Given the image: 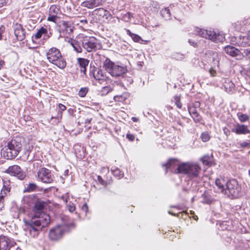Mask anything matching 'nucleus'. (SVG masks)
Instances as JSON below:
<instances>
[{
  "label": "nucleus",
  "instance_id": "f257e3e1",
  "mask_svg": "<svg viewBox=\"0 0 250 250\" xmlns=\"http://www.w3.org/2000/svg\"><path fill=\"white\" fill-rule=\"evenodd\" d=\"M44 206L43 201H37L33 209L34 215L30 220L25 222L26 230L32 237H37L42 229L50 223V216L42 211Z\"/></svg>",
  "mask_w": 250,
  "mask_h": 250
},
{
  "label": "nucleus",
  "instance_id": "f03ea898",
  "mask_svg": "<svg viewBox=\"0 0 250 250\" xmlns=\"http://www.w3.org/2000/svg\"><path fill=\"white\" fill-rule=\"evenodd\" d=\"M166 170L172 171L176 167L177 172H199L201 170L200 166L195 162H186L180 163V161L176 158H170L167 162L162 165Z\"/></svg>",
  "mask_w": 250,
  "mask_h": 250
},
{
  "label": "nucleus",
  "instance_id": "7ed1b4c3",
  "mask_svg": "<svg viewBox=\"0 0 250 250\" xmlns=\"http://www.w3.org/2000/svg\"><path fill=\"white\" fill-rule=\"evenodd\" d=\"M23 138L16 136L8 141L3 148V156L7 159H13L16 157L21 150Z\"/></svg>",
  "mask_w": 250,
  "mask_h": 250
},
{
  "label": "nucleus",
  "instance_id": "20e7f679",
  "mask_svg": "<svg viewBox=\"0 0 250 250\" xmlns=\"http://www.w3.org/2000/svg\"><path fill=\"white\" fill-rule=\"evenodd\" d=\"M195 34L201 37L208 39L214 42H222L225 40L223 33L214 30H208L201 29L198 27L195 28L194 30Z\"/></svg>",
  "mask_w": 250,
  "mask_h": 250
},
{
  "label": "nucleus",
  "instance_id": "39448f33",
  "mask_svg": "<svg viewBox=\"0 0 250 250\" xmlns=\"http://www.w3.org/2000/svg\"><path fill=\"white\" fill-rule=\"evenodd\" d=\"M47 59L49 62L56 65L59 68L65 67L66 62L62 57L60 50L56 47H52L46 53Z\"/></svg>",
  "mask_w": 250,
  "mask_h": 250
},
{
  "label": "nucleus",
  "instance_id": "423d86ee",
  "mask_svg": "<svg viewBox=\"0 0 250 250\" xmlns=\"http://www.w3.org/2000/svg\"><path fill=\"white\" fill-rule=\"evenodd\" d=\"M105 69L113 77H119L125 73L127 71L126 67L111 62L106 58L104 62Z\"/></svg>",
  "mask_w": 250,
  "mask_h": 250
},
{
  "label": "nucleus",
  "instance_id": "0eeeda50",
  "mask_svg": "<svg viewBox=\"0 0 250 250\" xmlns=\"http://www.w3.org/2000/svg\"><path fill=\"white\" fill-rule=\"evenodd\" d=\"M224 194L231 198H237L241 196V188L235 179L228 181Z\"/></svg>",
  "mask_w": 250,
  "mask_h": 250
},
{
  "label": "nucleus",
  "instance_id": "6e6552de",
  "mask_svg": "<svg viewBox=\"0 0 250 250\" xmlns=\"http://www.w3.org/2000/svg\"><path fill=\"white\" fill-rule=\"evenodd\" d=\"M83 46L87 52L96 51L102 48L99 41L94 37H86L83 39Z\"/></svg>",
  "mask_w": 250,
  "mask_h": 250
},
{
  "label": "nucleus",
  "instance_id": "1a4fd4ad",
  "mask_svg": "<svg viewBox=\"0 0 250 250\" xmlns=\"http://www.w3.org/2000/svg\"><path fill=\"white\" fill-rule=\"evenodd\" d=\"M66 224L58 225L50 229L49 237L52 240H57L60 239L67 229Z\"/></svg>",
  "mask_w": 250,
  "mask_h": 250
},
{
  "label": "nucleus",
  "instance_id": "9d476101",
  "mask_svg": "<svg viewBox=\"0 0 250 250\" xmlns=\"http://www.w3.org/2000/svg\"><path fill=\"white\" fill-rule=\"evenodd\" d=\"M93 13L96 20L99 22L107 23L109 21L110 17H111L109 12L103 8H97L94 10Z\"/></svg>",
  "mask_w": 250,
  "mask_h": 250
},
{
  "label": "nucleus",
  "instance_id": "9b49d317",
  "mask_svg": "<svg viewBox=\"0 0 250 250\" xmlns=\"http://www.w3.org/2000/svg\"><path fill=\"white\" fill-rule=\"evenodd\" d=\"M16 245V242L12 238L2 235L0 236V250H10Z\"/></svg>",
  "mask_w": 250,
  "mask_h": 250
},
{
  "label": "nucleus",
  "instance_id": "f8f14e48",
  "mask_svg": "<svg viewBox=\"0 0 250 250\" xmlns=\"http://www.w3.org/2000/svg\"><path fill=\"white\" fill-rule=\"evenodd\" d=\"M224 51L228 55L235 57L237 60H241L244 57L243 53L239 50L231 45L225 47Z\"/></svg>",
  "mask_w": 250,
  "mask_h": 250
},
{
  "label": "nucleus",
  "instance_id": "ddd939ff",
  "mask_svg": "<svg viewBox=\"0 0 250 250\" xmlns=\"http://www.w3.org/2000/svg\"><path fill=\"white\" fill-rule=\"evenodd\" d=\"M90 75H92L100 83H102L107 79L105 73L98 68H94L90 73Z\"/></svg>",
  "mask_w": 250,
  "mask_h": 250
},
{
  "label": "nucleus",
  "instance_id": "4468645a",
  "mask_svg": "<svg viewBox=\"0 0 250 250\" xmlns=\"http://www.w3.org/2000/svg\"><path fill=\"white\" fill-rule=\"evenodd\" d=\"M14 34L18 40L21 41L25 39V31L22 26L16 23L13 25Z\"/></svg>",
  "mask_w": 250,
  "mask_h": 250
},
{
  "label": "nucleus",
  "instance_id": "2eb2a0df",
  "mask_svg": "<svg viewBox=\"0 0 250 250\" xmlns=\"http://www.w3.org/2000/svg\"><path fill=\"white\" fill-rule=\"evenodd\" d=\"M105 0H89L83 2L82 5L88 9H92L96 7L103 5L105 2Z\"/></svg>",
  "mask_w": 250,
  "mask_h": 250
},
{
  "label": "nucleus",
  "instance_id": "dca6fc26",
  "mask_svg": "<svg viewBox=\"0 0 250 250\" xmlns=\"http://www.w3.org/2000/svg\"><path fill=\"white\" fill-rule=\"evenodd\" d=\"M119 87L122 93L115 95L113 99L115 102L124 103L128 98L129 94L125 91V88L124 86L120 85Z\"/></svg>",
  "mask_w": 250,
  "mask_h": 250
},
{
  "label": "nucleus",
  "instance_id": "f3484780",
  "mask_svg": "<svg viewBox=\"0 0 250 250\" xmlns=\"http://www.w3.org/2000/svg\"><path fill=\"white\" fill-rule=\"evenodd\" d=\"M188 112L191 116L194 121L195 123H201L202 119L199 114L198 113L196 108L190 105H188Z\"/></svg>",
  "mask_w": 250,
  "mask_h": 250
},
{
  "label": "nucleus",
  "instance_id": "a211bd4d",
  "mask_svg": "<svg viewBox=\"0 0 250 250\" xmlns=\"http://www.w3.org/2000/svg\"><path fill=\"white\" fill-rule=\"evenodd\" d=\"M228 181L222 177L216 179L215 181V185L219 189L220 191L224 194L226 189V185Z\"/></svg>",
  "mask_w": 250,
  "mask_h": 250
},
{
  "label": "nucleus",
  "instance_id": "6ab92c4d",
  "mask_svg": "<svg viewBox=\"0 0 250 250\" xmlns=\"http://www.w3.org/2000/svg\"><path fill=\"white\" fill-rule=\"evenodd\" d=\"M39 180L45 183H50L53 181L51 173H37Z\"/></svg>",
  "mask_w": 250,
  "mask_h": 250
},
{
  "label": "nucleus",
  "instance_id": "aec40b11",
  "mask_svg": "<svg viewBox=\"0 0 250 250\" xmlns=\"http://www.w3.org/2000/svg\"><path fill=\"white\" fill-rule=\"evenodd\" d=\"M238 45L242 47H246L250 46V32L247 36H240L239 39L237 41Z\"/></svg>",
  "mask_w": 250,
  "mask_h": 250
},
{
  "label": "nucleus",
  "instance_id": "412c9836",
  "mask_svg": "<svg viewBox=\"0 0 250 250\" xmlns=\"http://www.w3.org/2000/svg\"><path fill=\"white\" fill-rule=\"evenodd\" d=\"M224 86L226 91L229 94H232L235 91L234 84L229 79L225 80Z\"/></svg>",
  "mask_w": 250,
  "mask_h": 250
},
{
  "label": "nucleus",
  "instance_id": "4be33fe9",
  "mask_svg": "<svg viewBox=\"0 0 250 250\" xmlns=\"http://www.w3.org/2000/svg\"><path fill=\"white\" fill-rule=\"evenodd\" d=\"M77 62L81 67V72L85 74L86 67L88 66L89 61L86 59L79 58L77 59Z\"/></svg>",
  "mask_w": 250,
  "mask_h": 250
},
{
  "label": "nucleus",
  "instance_id": "5701e85b",
  "mask_svg": "<svg viewBox=\"0 0 250 250\" xmlns=\"http://www.w3.org/2000/svg\"><path fill=\"white\" fill-rule=\"evenodd\" d=\"M232 131L237 134H247L250 132L247 126L244 125H237L235 128L232 129Z\"/></svg>",
  "mask_w": 250,
  "mask_h": 250
},
{
  "label": "nucleus",
  "instance_id": "b1692460",
  "mask_svg": "<svg viewBox=\"0 0 250 250\" xmlns=\"http://www.w3.org/2000/svg\"><path fill=\"white\" fill-rule=\"evenodd\" d=\"M201 160L204 165L209 167L211 166L213 163V157L212 154L205 155L201 158Z\"/></svg>",
  "mask_w": 250,
  "mask_h": 250
},
{
  "label": "nucleus",
  "instance_id": "393cba45",
  "mask_svg": "<svg viewBox=\"0 0 250 250\" xmlns=\"http://www.w3.org/2000/svg\"><path fill=\"white\" fill-rule=\"evenodd\" d=\"M32 170L33 172H48V170L44 167H42L41 162L33 163Z\"/></svg>",
  "mask_w": 250,
  "mask_h": 250
},
{
  "label": "nucleus",
  "instance_id": "a878e982",
  "mask_svg": "<svg viewBox=\"0 0 250 250\" xmlns=\"http://www.w3.org/2000/svg\"><path fill=\"white\" fill-rule=\"evenodd\" d=\"M125 31L126 34L132 38L134 42H136L142 43V42L144 41V40L140 36L137 34L131 33V32L129 29H125Z\"/></svg>",
  "mask_w": 250,
  "mask_h": 250
},
{
  "label": "nucleus",
  "instance_id": "bb28decb",
  "mask_svg": "<svg viewBox=\"0 0 250 250\" xmlns=\"http://www.w3.org/2000/svg\"><path fill=\"white\" fill-rule=\"evenodd\" d=\"M69 42L76 52L81 53L82 52V48L77 41L71 39Z\"/></svg>",
  "mask_w": 250,
  "mask_h": 250
},
{
  "label": "nucleus",
  "instance_id": "cd10ccee",
  "mask_svg": "<svg viewBox=\"0 0 250 250\" xmlns=\"http://www.w3.org/2000/svg\"><path fill=\"white\" fill-rule=\"evenodd\" d=\"M202 197L203 198L202 202L204 204H210L214 201L213 199L210 195L206 194V193L203 194Z\"/></svg>",
  "mask_w": 250,
  "mask_h": 250
},
{
  "label": "nucleus",
  "instance_id": "c85d7f7f",
  "mask_svg": "<svg viewBox=\"0 0 250 250\" xmlns=\"http://www.w3.org/2000/svg\"><path fill=\"white\" fill-rule=\"evenodd\" d=\"M114 89V87L110 85L103 87L100 91L101 95L103 96H105L109 92L113 91Z\"/></svg>",
  "mask_w": 250,
  "mask_h": 250
},
{
  "label": "nucleus",
  "instance_id": "c756f323",
  "mask_svg": "<svg viewBox=\"0 0 250 250\" xmlns=\"http://www.w3.org/2000/svg\"><path fill=\"white\" fill-rule=\"evenodd\" d=\"M37 188H38V187L35 184L30 183L27 186L26 188H25L24 189L23 192H30L35 191L37 190Z\"/></svg>",
  "mask_w": 250,
  "mask_h": 250
},
{
  "label": "nucleus",
  "instance_id": "7c9ffc66",
  "mask_svg": "<svg viewBox=\"0 0 250 250\" xmlns=\"http://www.w3.org/2000/svg\"><path fill=\"white\" fill-rule=\"evenodd\" d=\"M161 14L166 20H168L170 18V10L168 8L162 9L161 11Z\"/></svg>",
  "mask_w": 250,
  "mask_h": 250
},
{
  "label": "nucleus",
  "instance_id": "2f4dec72",
  "mask_svg": "<svg viewBox=\"0 0 250 250\" xmlns=\"http://www.w3.org/2000/svg\"><path fill=\"white\" fill-rule=\"evenodd\" d=\"M132 17H133L132 14L130 12L122 13L121 15V20L125 22H129Z\"/></svg>",
  "mask_w": 250,
  "mask_h": 250
},
{
  "label": "nucleus",
  "instance_id": "473e14b6",
  "mask_svg": "<svg viewBox=\"0 0 250 250\" xmlns=\"http://www.w3.org/2000/svg\"><path fill=\"white\" fill-rule=\"evenodd\" d=\"M44 34H47V30L46 28L42 27L35 34V37L36 39H40L42 35H44Z\"/></svg>",
  "mask_w": 250,
  "mask_h": 250
},
{
  "label": "nucleus",
  "instance_id": "72a5a7b5",
  "mask_svg": "<svg viewBox=\"0 0 250 250\" xmlns=\"http://www.w3.org/2000/svg\"><path fill=\"white\" fill-rule=\"evenodd\" d=\"M242 24L245 26V27H242L241 30L246 32H249L250 28V19H247L246 21H243Z\"/></svg>",
  "mask_w": 250,
  "mask_h": 250
},
{
  "label": "nucleus",
  "instance_id": "f704fd0d",
  "mask_svg": "<svg viewBox=\"0 0 250 250\" xmlns=\"http://www.w3.org/2000/svg\"><path fill=\"white\" fill-rule=\"evenodd\" d=\"M60 12V8L56 5H52L50 6L49 13L50 14L57 15Z\"/></svg>",
  "mask_w": 250,
  "mask_h": 250
},
{
  "label": "nucleus",
  "instance_id": "c9c22d12",
  "mask_svg": "<svg viewBox=\"0 0 250 250\" xmlns=\"http://www.w3.org/2000/svg\"><path fill=\"white\" fill-rule=\"evenodd\" d=\"M21 168L18 165H13L10 166L4 172H21Z\"/></svg>",
  "mask_w": 250,
  "mask_h": 250
},
{
  "label": "nucleus",
  "instance_id": "e433bc0d",
  "mask_svg": "<svg viewBox=\"0 0 250 250\" xmlns=\"http://www.w3.org/2000/svg\"><path fill=\"white\" fill-rule=\"evenodd\" d=\"M79 152L76 151L75 152L76 156L78 158L83 159L85 157V151L83 149V148L81 147V146H79Z\"/></svg>",
  "mask_w": 250,
  "mask_h": 250
},
{
  "label": "nucleus",
  "instance_id": "4c0bfd02",
  "mask_svg": "<svg viewBox=\"0 0 250 250\" xmlns=\"http://www.w3.org/2000/svg\"><path fill=\"white\" fill-rule=\"evenodd\" d=\"M212 62L214 67H215V66L219 67V59L217 53H212Z\"/></svg>",
  "mask_w": 250,
  "mask_h": 250
},
{
  "label": "nucleus",
  "instance_id": "58836bf2",
  "mask_svg": "<svg viewBox=\"0 0 250 250\" xmlns=\"http://www.w3.org/2000/svg\"><path fill=\"white\" fill-rule=\"evenodd\" d=\"M110 178L108 179L107 177L105 180H104L101 176H98L97 179L99 182L102 185H106L108 184H109L110 181H111V177L110 176Z\"/></svg>",
  "mask_w": 250,
  "mask_h": 250
},
{
  "label": "nucleus",
  "instance_id": "ea45409f",
  "mask_svg": "<svg viewBox=\"0 0 250 250\" xmlns=\"http://www.w3.org/2000/svg\"><path fill=\"white\" fill-rule=\"evenodd\" d=\"M174 101L176 107L179 109L182 107V104L180 101V95H176L174 97Z\"/></svg>",
  "mask_w": 250,
  "mask_h": 250
},
{
  "label": "nucleus",
  "instance_id": "a19ab883",
  "mask_svg": "<svg viewBox=\"0 0 250 250\" xmlns=\"http://www.w3.org/2000/svg\"><path fill=\"white\" fill-rule=\"evenodd\" d=\"M62 26L65 28L66 31L68 33L73 32V28L70 24L67 21H63L62 22Z\"/></svg>",
  "mask_w": 250,
  "mask_h": 250
},
{
  "label": "nucleus",
  "instance_id": "79ce46f5",
  "mask_svg": "<svg viewBox=\"0 0 250 250\" xmlns=\"http://www.w3.org/2000/svg\"><path fill=\"white\" fill-rule=\"evenodd\" d=\"M210 138V135L208 132L207 131L203 132L201 135V138L204 142H207L209 141Z\"/></svg>",
  "mask_w": 250,
  "mask_h": 250
},
{
  "label": "nucleus",
  "instance_id": "37998d69",
  "mask_svg": "<svg viewBox=\"0 0 250 250\" xmlns=\"http://www.w3.org/2000/svg\"><path fill=\"white\" fill-rule=\"evenodd\" d=\"M88 91V89L87 87H82L79 91V95L81 97L85 96Z\"/></svg>",
  "mask_w": 250,
  "mask_h": 250
},
{
  "label": "nucleus",
  "instance_id": "c03bdc74",
  "mask_svg": "<svg viewBox=\"0 0 250 250\" xmlns=\"http://www.w3.org/2000/svg\"><path fill=\"white\" fill-rule=\"evenodd\" d=\"M12 175L17 177L20 180H23L26 177L25 173H11Z\"/></svg>",
  "mask_w": 250,
  "mask_h": 250
},
{
  "label": "nucleus",
  "instance_id": "a18cd8bd",
  "mask_svg": "<svg viewBox=\"0 0 250 250\" xmlns=\"http://www.w3.org/2000/svg\"><path fill=\"white\" fill-rule=\"evenodd\" d=\"M5 190H6V189H3V188H2L1 189V192L0 193L1 195H0V210L2 209V208L3 207V202H4V195H3L2 191H3V192H5ZM6 190L7 191V189H6ZM4 194H5V192H4Z\"/></svg>",
  "mask_w": 250,
  "mask_h": 250
},
{
  "label": "nucleus",
  "instance_id": "49530a36",
  "mask_svg": "<svg viewBox=\"0 0 250 250\" xmlns=\"http://www.w3.org/2000/svg\"><path fill=\"white\" fill-rule=\"evenodd\" d=\"M239 119L241 122H245L249 119V117L246 114H242L239 116Z\"/></svg>",
  "mask_w": 250,
  "mask_h": 250
},
{
  "label": "nucleus",
  "instance_id": "de8ad7c7",
  "mask_svg": "<svg viewBox=\"0 0 250 250\" xmlns=\"http://www.w3.org/2000/svg\"><path fill=\"white\" fill-rule=\"evenodd\" d=\"M49 17L47 18L48 21H51L53 22H55L57 19V15L49 14Z\"/></svg>",
  "mask_w": 250,
  "mask_h": 250
},
{
  "label": "nucleus",
  "instance_id": "09e8293b",
  "mask_svg": "<svg viewBox=\"0 0 250 250\" xmlns=\"http://www.w3.org/2000/svg\"><path fill=\"white\" fill-rule=\"evenodd\" d=\"M116 19L118 20V21H120V19L118 17H117L116 19H115L114 17H113L111 16V17H110L109 18V21L107 23H110L111 24H113L114 23H116Z\"/></svg>",
  "mask_w": 250,
  "mask_h": 250
},
{
  "label": "nucleus",
  "instance_id": "8fccbe9b",
  "mask_svg": "<svg viewBox=\"0 0 250 250\" xmlns=\"http://www.w3.org/2000/svg\"><path fill=\"white\" fill-rule=\"evenodd\" d=\"M58 107H59V111H60L61 112V115H60V116H61V118L62 117V111L65 110L66 108V106L65 105H63L62 104H60L58 105Z\"/></svg>",
  "mask_w": 250,
  "mask_h": 250
},
{
  "label": "nucleus",
  "instance_id": "3c124183",
  "mask_svg": "<svg viewBox=\"0 0 250 250\" xmlns=\"http://www.w3.org/2000/svg\"><path fill=\"white\" fill-rule=\"evenodd\" d=\"M111 174H114V176L118 179H120L124 176V173H111Z\"/></svg>",
  "mask_w": 250,
  "mask_h": 250
},
{
  "label": "nucleus",
  "instance_id": "603ef678",
  "mask_svg": "<svg viewBox=\"0 0 250 250\" xmlns=\"http://www.w3.org/2000/svg\"><path fill=\"white\" fill-rule=\"evenodd\" d=\"M126 137V138L131 141H133L135 139V136L131 134H127Z\"/></svg>",
  "mask_w": 250,
  "mask_h": 250
},
{
  "label": "nucleus",
  "instance_id": "864d4df0",
  "mask_svg": "<svg viewBox=\"0 0 250 250\" xmlns=\"http://www.w3.org/2000/svg\"><path fill=\"white\" fill-rule=\"evenodd\" d=\"M82 209L83 211L86 213L88 210V207L87 205L86 204H83L82 206Z\"/></svg>",
  "mask_w": 250,
  "mask_h": 250
},
{
  "label": "nucleus",
  "instance_id": "5fc2aeb1",
  "mask_svg": "<svg viewBox=\"0 0 250 250\" xmlns=\"http://www.w3.org/2000/svg\"><path fill=\"white\" fill-rule=\"evenodd\" d=\"M191 105L192 106H193V107L197 109V108H199L200 107V103L198 101H196V102H194V103L192 104Z\"/></svg>",
  "mask_w": 250,
  "mask_h": 250
},
{
  "label": "nucleus",
  "instance_id": "6e6d98bb",
  "mask_svg": "<svg viewBox=\"0 0 250 250\" xmlns=\"http://www.w3.org/2000/svg\"><path fill=\"white\" fill-rule=\"evenodd\" d=\"M223 131H224V134L226 136H229L230 134V131L227 127H224L223 128Z\"/></svg>",
  "mask_w": 250,
  "mask_h": 250
},
{
  "label": "nucleus",
  "instance_id": "4d7b16f0",
  "mask_svg": "<svg viewBox=\"0 0 250 250\" xmlns=\"http://www.w3.org/2000/svg\"><path fill=\"white\" fill-rule=\"evenodd\" d=\"M209 73L211 76H215L216 74V71L213 68H211L209 69Z\"/></svg>",
  "mask_w": 250,
  "mask_h": 250
},
{
  "label": "nucleus",
  "instance_id": "13d9d810",
  "mask_svg": "<svg viewBox=\"0 0 250 250\" xmlns=\"http://www.w3.org/2000/svg\"><path fill=\"white\" fill-rule=\"evenodd\" d=\"M8 0H0V7H2L4 5H6Z\"/></svg>",
  "mask_w": 250,
  "mask_h": 250
},
{
  "label": "nucleus",
  "instance_id": "bf43d9fd",
  "mask_svg": "<svg viewBox=\"0 0 250 250\" xmlns=\"http://www.w3.org/2000/svg\"><path fill=\"white\" fill-rule=\"evenodd\" d=\"M188 42L191 45L194 47L196 46L197 42H196L195 41L192 40H188Z\"/></svg>",
  "mask_w": 250,
  "mask_h": 250
},
{
  "label": "nucleus",
  "instance_id": "052dcab7",
  "mask_svg": "<svg viewBox=\"0 0 250 250\" xmlns=\"http://www.w3.org/2000/svg\"><path fill=\"white\" fill-rule=\"evenodd\" d=\"M4 29H5V27H4V26H1L0 27V40H1V38H2V33L4 32Z\"/></svg>",
  "mask_w": 250,
  "mask_h": 250
},
{
  "label": "nucleus",
  "instance_id": "680f3d73",
  "mask_svg": "<svg viewBox=\"0 0 250 250\" xmlns=\"http://www.w3.org/2000/svg\"><path fill=\"white\" fill-rule=\"evenodd\" d=\"M75 209V206L72 204V205H69V210L70 212H73Z\"/></svg>",
  "mask_w": 250,
  "mask_h": 250
},
{
  "label": "nucleus",
  "instance_id": "e2e57ef3",
  "mask_svg": "<svg viewBox=\"0 0 250 250\" xmlns=\"http://www.w3.org/2000/svg\"><path fill=\"white\" fill-rule=\"evenodd\" d=\"M52 35V33L49 32V33L47 32V34H44V38L45 39H48Z\"/></svg>",
  "mask_w": 250,
  "mask_h": 250
},
{
  "label": "nucleus",
  "instance_id": "0e129e2a",
  "mask_svg": "<svg viewBox=\"0 0 250 250\" xmlns=\"http://www.w3.org/2000/svg\"><path fill=\"white\" fill-rule=\"evenodd\" d=\"M5 62L3 60H0V70L2 69L4 65Z\"/></svg>",
  "mask_w": 250,
  "mask_h": 250
},
{
  "label": "nucleus",
  "instance_id": "69168bd1",
  "mask_svg": "<svg viewBox=\"0 0 250 250\" xmlns=\"http://www.w3.org/2000/svg\"><path fill=\"white\" fill-rule=\"evenodd\" d=\"M91 120H92V118H89V119L87 118V119H85L84 124H89L91 123Z\"/></svg>",
  "mask_w": 250,
  "mask_h": 250
},
{
  "label": "nucleus",
  "instance_id": "338daca9",
  "mask_svg": "<svg viewBox=\"0 0 250 250\" xmlns=\"http://www.w3.org/2000/svg\"><path fill=\"white\" fill-rule=\"evenodd\" d=\"M244 52L246 53L247 55H250L249 57L250 58V49H247L245 50Z\"/></svg>",
  "mask_w": 250,
  "mask_h": 250
},
{
  "label": "nucleus",
  "instance_id": "774afa93",
  "mask_svg": "<svg viewBox=\"0 0 250 250\" xmlns=\"http://www.w3.org/2000/svg\"><path fill=\"white\" fill-rule=\"evenodd\" d=\"M63 200H64V201L66 203L67 202V196H63L62 197Z\"/></svg>",
  "mask_w": 250,
  "mask_h": 250
}]
</instances>
